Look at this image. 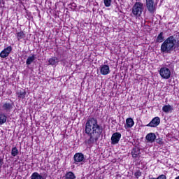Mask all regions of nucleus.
I'll use <instances>...</instances> for the list:
<instances>
[{"instance_id": "nucleus-1", "label": "nucleus", "mask_w": 179, "mask_h": 179, "mask_svg": "<svg viewBox=\"0 0 179 179\" xmlns=\"http://www.w3.org/2000/svg\"><path fill=\"white\" fill-rule=\"evenodd\" d=\"M103 126L99 124L97 118L89 117L85 127V134L87 136L85 143H87L88 146L96 145L101 134H103Z\"/></svg>"}, {"instance_id": "nucleus-2", "label": "nucleus", "mask_w": 179, "mask_h": 179, "mask_svg": "<svg viewBox=\"0 0 179 179\" xmlns=\"http://www.w3.org/2000/svg\"><path fill=\"white\" fill-rule=\"evenodd\" d=\"M155 43H162L161 45V52L162 54H171L179 48V38L176 35H171L164 40V34L160 32L158 34Z\"/></svg>"}, {"instance_id": "nucleus-3", "label": "nucleus", "mask_w": 179, "mask_h": 179, "mask_svg": "<svg viewBox=\"0 0 179 179\" xmlns=\"http://www.w3.org/2000/svg\"><path fill=\"white\" fill-rule=\"evenodd\" d=\"M145 9L143 3L141 2H136L132 8V13L136 17H141L142 13Z\"/></svg>"}, {"instance_id": "nucleus-4", "label": "nucleus", "mask_w": 179, "mask_h": 179, "mask_svg": "<svg viewBox=\"0 0 179 179\" xmlns=\"http://www.w3.org/2000/svg\"><path fill=\"white\" fill-rule=\"evenodd\" d=\"M74 164H79V163H85L86 158L82 152H77L73 156Z\"/></svg>"}, {"instance_id": "nucleus-5", "label": "nucleus", "mask_w": 179, "mask_h": 179, "mask_svg": "<svg viewBox=\"0 0 179 179\" xmlns=\"http://www.w3.org/2000/svg\"><path fill=\"white\" fill-rule=\"evenodd\" d=\"M159 75L162 79H170L171 71L167 67H162L159 70Z\"/></svg>"}, {"instance_id": "nucleus-6", "label": "nucleus", "mask_w": 179, "mask_h": 179, "mask_svg": "<svg viewBox=\"0 0 179 179\" xmlns=\"http://www.w3.org/2000/svg\"><path fill=\"white\" fill-rule=\"evenodd\" d=\"M146 7L150 13H155L156 12V4L153 0H145Z\"/></svg>"}, {"instance_id": "nucleus-7", "label": "nucleus", "mask_w": 179, "mask_h": 179, "mask_svg": "<svg viewBox=\"0 0 179 179\" xmlns=\"http://www.w3.org/2000/svg\"><path fill=\"white\" fill-rule=\"evenodd\" d=\"M3 111L6 113H10L13 110V102H5L3 103L1 106Z\"/></svg>"}, {"instance_id": "nucleus-8", "label": "nucleus", "mask_w": 179, "mask_h": 179, "mask_svg": "<svg viewBox=\"0 0 179 179\" xmlns=\"http://www.w3.org/2000/svg\"><path fill=\"white\" fill-rule=\"evenodd\" d=\"M121 136L122 135L120 132L113 133L111 136V145H117L120 142Z\"/></svg>"}, {"instance_id": "nucleus-9", "label": "nucleus", "mask_w": 179, "mask_h": 179, "mask_svg": "<svg viewBox=\"0 0 179 179\" xmlns=\"http://www.w3.org/2000/svg\"><path fill=\"white\" fill-rule=\"evenodd\" d=\"M160 124V117H155L152 121L146 125V127H150L151 128H156Z\"/></svg>"}, {"instance_id": "nucleus-10", "label": "nucleus", "mask_w": 179, "mask_h": 179, "mask_svg": "<svg viewBox=\"0 0 179 179\" xmlns=\"http://www.w3.org/2000/svg\"><path fill=\"white\" fill-rule=\"evenodd\" d=\"M12 52V46H8L3 50H2L0 53L1 58H6V57H9V54Z\"/></svg>"}, {"instance_id": "nucleus-11", "label": "nucleus", "mask_w": 179, "mask_h": 179, "mask_svg": "<svg viewBox=\"0 0 179 179\" xmlns=\"http://www.w3.org/2000/svg\"><path fill=\"white\" fill-rule=\"evenodd\" d=\"M100 72L101 75H108L110 73V66L107 64H103L100 66Z\"/></svg>"}, {"instance_id": "nucleus-12", "label": "nucleus", "mask_w": 179, "mask_h": 179, "mask_svg": "<svg viewBox=\"0 0 179 179\" xmlns=\"http://www.w3.org/2000/svg\"><path fill=\"white\" fill-rule=\"evenodd\" d=\"M46 178H47V173H41L40 175L38 173L35 172L32 173L31 176V179H46Z\"/></svg>"}, {"instance_id": "nucleus-13", "label": "nucleus", "mask_w": 179, "mask_h": 179, "mask_svg": "<svg viewBox=\"0 0 179 179\" xmlns=\"http://www.w3.org/2000/svg\"><path fill=\"white\" fill-rule=\"evenodd\" d=\"M156 134L155 133H149L146 135L145 139L148 141V142H150V143H153L155 141H156Z\"/></svg>"}, {"instance_id": "nucleus-14", "label": "nucleus", "mask_w": 179, "mask_h": 179, "mask_svg": "<svg viewBox=\"0 0 179 179\" xmlns=\"http://www.w3.org/2000/svg\"><path fill=\"white\" fill-rule=\"evenodd\" d=\"M135 122H134V120L132 118H127L126 120V125L124 126V128H126V129L132 128Z\"/></svg>"}, {"instance_id": "nucleus-15", "label": "nucleus", "mask_w": 179, "mask_h": 179, "mask_svg": "<svg viewBox=\"0 0 179 179\" xmlns=\"http://www.w3.org/2000/svg\"><path fill=\"white\" fill-rule=\"evenodd\" d=\"M131 155L134 159H136L141 155V150L138 148H133L131 150Z\"/></svg>"}, {"instance_id": "nucleus-16", "label": "nucleus", "mask_w": 179, "mask_h": 179, "mask_svg": "<svg viewBox=\"0 0 179 179\" xmlns=\"http://www.w3.org/2000/svg\"><path fill=\"white\" fill-rule=\"evenodd\" d=\"M58 62H59V59L56 57H52L48 60L49 65H57Z\"/></svg>"}, {"instance_id": "nucleus-17", "label": "nucleus", "mask_w": 179, "mask_h": 179, "mask_svg": "<svg viewBox=\"0 0 179 179\" xmlns=\"http://www.w3.org/2000/svg\"><path fill=\"white\" fill-rule=\"evenodd\" d=\"M173 106H171V105H165L162 107V111H164V113H170L171 111H173Z\"/></svg>"}, {"instance_id": "nucleus-18", "label": "nucleus", "mask_w": 179, "mask_h": 179, "mask_svg": "<svg viewBox=\"0 0 179 179\" xmlns=\"http://www.w3.org/2000/svg\"><path fill=\"white\" fill-rule=\"evenodd\" d=\"M16 36H17V38L18 41H20V40H22V38H24V37H26V34H24V32L23 31L17 32Z\"/></svg>"}, {"instance_id": "nucleus-19", "label": "nucleus", "mask_w": 179, "mask_h": 179, "mask_svg": "<svg viewBox=\"0 0 179 179\" xmlns=\"http://www.w3.org/2000/svg\"><path fill=\"white\" fill-rule=\"evenodd\" d=\"M36 59V55H32L31 56L29 57L27 59V62H26V64L27 65H31V63Z\"/></svg>"}, {"instance_id": "nucleus-20", "label": "nucleus", "mask_w": 179, "mask_h": 179, "mask_svg": "<svg viewBox=\"0 0 179 179\" xmlns=\"http://www.w3.org/2000/svg\"><path fill=\"white\" fill-rule=\"evenodd\" d=\"M17 96L18 99H24L26 97V91L20 90V92H17Z\"/></svg>"}, {"instance_id": "nucleus-21", "label": "nucleus", "mask_w": 179, "mask_h": 179, "mask_svg": "<svg viewBox=\"0 0 179 179\" xmlns=\"http://www.w3.org/2000/svg\"><path fill=\"white\" fill-rule=\"evenodd\" d=\"M6 115H5V114L1 113L0 114V125H3V124H5V122H6Z\"/></svg>"}, {"instance_id": "nucleus-22", "label": "nucleus", "mask_w": 179, "mask_h": 179, "mask_svg": "<svg viewBox=\"0 0 179 179\" xmlns=\"http://www.w3.org/2000/svg\"><path fill=\"white\" fill-rule=\"evenodd\" d=\"M65 177L66 179H75L76 178V176H75V173L72 171H69L66 173Z\"/></svg>"}, {"instance_id": "nucleus-23", "label": "nucleus", "mask_w": 179, "mask_h": 179, "mask_svg": "<svg viewBox=\"0 0 179 179\" xmlns=\"http://www.w3.org/2000/svg\"><path fill=\"white\" fill-rule=\"evenodd\" d=\"M19 155V150L16 147H13L11 150V155L13 156V157H15V156H17Z\"/></svg>"}, {"instance_id": "nucleus-24", "label": "nucleus", "mask_w": 179, "mask_h": 179, "mask_svg": "<svg viewBox=\"0 0 179 179\" xmlns=\"http://www.w3.org/2000/svg\"><path fill=\"white\" fill-rule=\"evenodd\" d=\"M103 2L106 8H108L111 6V0H103Z\"/></svg>"}, {"instance_id": "nucleus-25", "label": "nucleus", "mask_w": 179, "mask_h": 179, "mask_svg": "<svg viewBox=\"0 0 179 179\" xmlns=\"http://www.w3.org/2000/svg\"><path fill=\"white\" fill-rule=\"evenodd\" d=\"M134 176L136 178H139L142 176V172L141 171H137L135 173Z\"/></svg>"}, {"instance_id": "nucleus-26", "label": "nucleus", "mask_w": 179, "mask_h": 179, "mask_svg": "<svg viewBox=\"0 0 179 179\" xmlns=\"http://www.w3.org/2000/svg\"><path fill=\"white\" fill-rule=\"evenodd\" d=\"M155 141L158 145H163L164 143L162 138H156Z\"/></svg>"}, {"instance_id": "nucleus-27", "label": "nucleus", "mask_w": 179, "mask_h": 179, "mask_svg": "<svg viewBox=\"0 0 179 179\" xmlns=\"http://www.w3.org/2000/svg\"><path fill=\"white\" fill-rule=\"evenodd\" d=\"M69 8H71V9L75 10L76 8V3H71L69 5Z\"/></svg>"}, {"instance_id": "nucleus-28", "label": "nucleus", "mask_w": 179, "mask_h": 179, "mask_svg": "<svg viewBox=\"0 0 179 179\" xmlns=\"http://www.w3.org/2000/svg\"><path fill=\"white\" fill-rule=\"evenodd\" d=\"M166 177L165 176V175H160L159 177H157V178H152V179H166Z\"/></svg>"}, {"instance_id": "nucleus-29", "label": "nucleus", "mask_w": 179, "mask_h": 179, "mask_svg": "<svg viewBox=\"0 0 179 179\" xmlns=\"http://www.w3.org/2000/svg\"><path fill=\"white\" fill-rule=\"evenodd\" d=\"M3 164V159L0 158V170H1V169H2Z\"/></svg>"}, {"instance_id": "nucleus-30", "label": "nucleus", "mask_w": 179, "mask_h": 179, "mask_svg": "<svg viewBox=\"0 0 179 179\" xmlns=\"http://www.w3.org/2000/svg\"><path fill=\"white\" fill-rule=\"evenodd\" d=\"M118 10H120V8H118V7H116L115 12H118Z\"/></svg>"}, {"instance_id": "nucleus-31", "label": "nucleus", "mask_w": 179, "mask_h": 179, "mask_svg": "<svg viewBox=\"0 0 179 179\" xmlns=\"http://www.w3.org/2000/svg\"><path fill=\"white\" fill-rule=\"evenodd\" d=\"M117 178H120V177H121V176L117 175Z\"/></svg>"}, {"instance_id": "nucleus-32", "label": "nucleus", "mask_w": 179, "mask_h": 179, "mask_svg": "<svg viewBox=\"0 0 179 179\" xmlns=\"http://www.w3.org/2000/svg\"><path fill=\"white\" fill-rule=\"evenodd\" d=\"M175 179H179V176L176 177Z\"/></svg>"}, {"instance_id": "nucleus-33", "label": "nucleus", "mask_w": 179, "mask_h": 179, "mask_svg": "<svg viewBox=\"0 0 179 179\" xmlns=\"http://www.w3.org/2000/svg\"><path fill=\"white\" fill-rule=\"evenodd\" d=\"M0 5H1V0H0Z\"/></svg>"}]
</instances>
